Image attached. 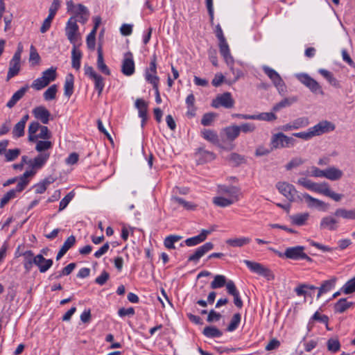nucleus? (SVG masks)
<instances>
[{
    "label": "nucleus",
    "instance_id": "aec40b11",
    "mask_svg": "<svg viewBox=\"0 0 355 355\" xmlns=\"http://www.w3.org/2000/svg\"><path fill=\"white\" fill-rule=\"evenodd\" d=\"M89 12L87 8L83 6V4L77 5V10L75 11V17L77 19V21L84 24H85L89 18Z\"/></svg>",
    "mask_w": 355,
    "mask_h": 355
},
{
    "label": "nucleus",
    "instance_id": "6ab92c4d",
    "mask_svg": "<svg viewBox=\"0 0 355 355\" xmlns=\"http://www.w3.org/2000/svg\"><path fill=\"white\" fill-rule=\"evenodd\" d=\"M29 86L26 85L25 86L21 87L19 90L14 93L12 96L11 98L8 101L6 106L8 108L13 107L17 103L23 98L25 95L26 92L28 91Z\"/></svg>",
    "mask_w": 355,
    "mask_h": 355
},
{
    "label": "nucleus",
    "instance_id": "1a4fd4ad",
    "mask_svg": "<svg viewBox=\"0 0 355 355\" xmlns=\"http://www.w3.org/2000/svg\"><path fill=\"white\" fill-rule=\"evenodd\" d=\"M78 28L77 19L75 17H71L67 23L65 31L67 39L73 44L77 42Z\"/></svg>",
    "mask_w": 355,
    "mask_h": 355
},
{
    "label": "nucleus",
    "instance_id": "774afa93",
    "mask_svg": "<svg viewBox=\"0 0 355 355\" xmlns=\"http://www.w3.org/2000/svg\"><path fill=\"white\" fill-rule=\"evenodd\" d=\"M60 7V1L59 0H53L49 10V15L54 17Z\"/></svg>",
    "mask_w": 355,
    "mask_h": 355
},
{
    "label": "nucleus",
    "instance_id": "69168bd1",
    "mask_svg": "<svg viewBox=\"0 0 355 355\" xmlns=\"http://www.w3.org/2000/svg\"><path fill=\"white\" fill-rule=\"evenodd\" d=\"M215 116L216 114L214 113H206L202 116V118L201 119V123L205 126L209 125L213 122Z\"/></svg>",
    "mask_w": 355,
    "mask_h": 355
},
{
    "label": "nucleus",
    "instance_id": "dca6fc26",
    "mask_svg": "<svg viewBox=\"0 0 355 355\" xmlns=\"http://www.w3.org/2000/svg\"><path fill=\"white\" fill-rule=\"evenodd\" d=\"M335 130V125L328 121H322L312 128H310L306 133H322L332 132Z\"/></svg>",
    "mask_w": 355,
    "mask_h": 355
},
{
    "label": "nucleus",
    "instance_id": "7c9ffc66",
    "mask_svg": "<svg viewBox=\"0 0 355 355\" xmlns=\"http://www.w3.org/2000/svg\"><path fill=\"white\" fill-rule=\"evenodd\" d=\"M71 51V66L76 70H79L80 67V60L82 58V53L78 50L76 44H73Z\"/></svg>",
    "mask_w": 355,
    "mask_h": 355
},
{
    "label": "nucleus",
    "instance_id": "680f3d73",
    "mask_svg": "<svg viewBox=\"0 0 355 355\" xmlns=\"http://www.w3.org/2000/svg\"><path fill=\"white\" fill-rule=\"evenodd\" d=\"M96 34V32L92 30V31L87 37L86 42L87 47L89 49L94 50L95 48Z\"/></svg>",
    "mask_w": 355,
    "mask_h": 355
},
{
    "label": "nucleus",
    "instance_id": "f257e3e1",
    "mask_svg": "<svg viewBox=\"0 0 355 355\" xmlns=\"http://www.w3.org/2000/svg\"><path fill=\"white\" fill-rule=\"evenodd\" d=\"M239 135H203L205 139L211 144L225 150L232 148L233 141Z\"/></svg>",
    "mask_w": 355,
    "mask_h": 355
},
{
    "label": "nucleus",
    "instance_id": "7ed1b4c3",
    "mask_svg": "<svg viewBox=\"0 0 355 355\" xmlns=\"http://www.w3.org/2000/svg\"><path fill=\"white\" fill-rule=\"evenodd\" d=\"M245 265L252 272L265 277L268 281L275 279L272 272L259 263L245 260Z\"/></svg>",
    "mask_w": 355,
    "mask_h": 355
},
{
    "label": "nucleus",
    "instance_id": "4468645a",
    "mask_svg": "<svg viewBox=\"0 0 355 355\" xmlns=\"http://www.w3.org/2000/svg\"><path fill=\"white\" fill-rule=\"evenodd\" d=\"M195 157L198 164H203L215 159V155L212 152L206 150L202 147L197 149Z\"/></svg>",
    "mask_w": 355,
    "mask_h": 355
},
{
    "label": "nucleus",
    "instance_id": "a18cd8bd",
    "mask_svg": "<svg viewBox=\"0 0 355 355\" xmlns=\"http://www.w3.org/2000/svg\"><path fill=\"white\" fill-rule=\"evenodd\" d=\"M329 189V186L327 182H322L315 183L312 191L326 196Z\"/></svg>",
    "mask_w": 355,
    "mask_h": 355
},
{
    "label": "nucleus",
    "instance_id": "423d86ee",
    "mask_svg": "<svg viewBox=\"0 0 355 355\" xmlns=\"http://www.w3.org/2000/svg\"><path fill=\"white\" fill-rule=\"evenodd\" d=\"M297 80L308 87L313 93L323 94L320 84L307 73H299L296 75Z\"/></svg>",
    "mask_w": 355,
    "mask_h": 355
},
{
    "label": "nucleus",
    "instance_id": "c9c22d12",
    "mask_svg": "<svg viewBox=\"0 0 355 355\" xmlns=\"http://www.w3.org/2000/svg\"><path fill=\"white\" fill-rule=\"evenodd\" d=\"M334 216L336 217H341L345 219L355 220V209L347 210L344 208H339L335 211Z\"/></svg>",
    "mask_w": 355,
    "mask_h": 355
},
{
    "label": "nucleus",
    "instance_id": "9d476101",
    "mask_svg": "<svg viewBox=\"0 0 355 355\" xmlns=\"http://www.w3.org/2000/svg\"><path fill=\"white\" fill-rule=\"evenodd\" d=\"M135 62L133 55L130 51H128L124 54L123 60L121 65V72L127 76H130L135 73Z\"/></svg>",
    "mask_w": 355,
    "mask_h": 355
},
{
    "label": "nucleus",
    "instance_id": "20e7f679",
    "mask_svg": "<svg viewBox=\"0 0 355 355\" xmlns=\"http://www.w3.org/2000/svg\"><path fill=\"white\" fill-rule=\"evenodd\" d=\"M269 250L275 252L281 258H286L292 260H300L303 252L305 250V248L302 245L289 247L285 250L284 253L278 252L272 248H269Z\"/></svg>",
    "mask_w": 355,
    "mask_h": 355
},
{
    "label": "nucleus",
    "instance_id": "49530a36",
    "mask_svg": "<svg viewBox=\"0 0 355 355\" xmlns=\"http://www.w3.org/2000/svg\"><path fill=\"white\" fill-rule=\"evenodd\" d=\"M226 285L225 277L221 275H217L214 277V280L211 283V288L213 289L219 288Z\"/></svg>",
    "mask_w": 355,
    "mask_h": 355
},
{
    "label": "nucleus",
    "instance_id": "6e6552de",
    "mask_svg": "<svg viewBox=\"0 0 355 355\" xmlns=\"http://www.w3.org/2000/svg\"><path fill=\"white\" fill-rule=\"evenodd\" d=\"M294 139L287 137L286 135H274L271 139V145L272 148H289L294 144Z\"/></svg>",
    "mask_w": 355,
    "mask_h": 355
},
{
    "label": "nucleus",
    "instance_id": "052dcab7",
    "mask_svg": "<svg viewBox=\"0 0 355 355\" xmlns=\"http://www.w3.org/2000/svg\"><path fill=\"white\" fill-rule=\"evenodd\" d=\"M304 161L300 157H295L292 159L286 165V168L288 171L291 170L293 168H296L300 165H302Z\"/></svg>",
    "mask_w": 355,
    "mask_h": 355
},
{
    "label": "nucleus",
    "instance_id": "5fc2aeb1",
    "mask_svg": "<svg viewBox=\"0 0 355 355\" xmlns=\"http://www.w3.org/2000/svg\"><path fill=\"white\" fill-rule=\"evenodd\" d=\"M75 196V193L73 191H70L68 194H67L60 202L59 205V211H62L64 209L69 203L71 202V200L73 199V198Z\"/></svg>",
    "mask_w": 355,
    "mask_h": 355
},
{
    "label": "nucleus",
    "instance_id": "cd10ccee",
    "mask_svg": "<svg viewBox=\"0 0 355 355\" xmlns=\"http://www.w3.org/2000/svg\"><path fill=\"white\" fill-rule=\"evenodd\" d=\"M318 73L322 76L328 83L336 88H340V82L334 77V74L324 69H320Z\"/></svg>",
    "mask_w": 355,
    "mask_h": 355
},
{
    "label": "nucleus",
    "instance_id": "603ef678",
    "mask_svg": "<svg viewBox=\"0 0 355 355\" xmlns=\"http://www.w3.org/2000/svg\"><path fill=\"white\" fill-rule=\"evenodd\" d=\"M241 315L240 313H235L227 327V331H234L239 326V323L241 322Z\"/></svg>",
    "mask_w": 355,
    "mask_h": 355
},
{
    "label": "nucleus",
    "instance_id": "79ce46f5",
    "mask_svg": "<svg viewBox=\"0 0 355 355\" xmlns=\"http://www.w3.org/2000/svg\"><path fill=\"white\" fill-rule=\"evenodd\" d=\"M182 238V237L179 235H169L165 238L164 245L168 249H175V243L181 240Z\"/></svg>",
    "mask_w": 355,
    "mask_h": 355
},
{
    "label": "nucleus",
    "instance_id": "4c0bfd02",
    "mask_svg": "<svg viewBox=\"0 0 355 355\" xmlns=\"http://www.w3.org/2000/svg\"><path fill=\"white\" fill-rule=\"evenodd\" d=\"M309 217V214L308 213H303L293 215L290 218L293 224L301 226L305 224Z\"/></svg>",
    "mask_w": 355,
    "mask_h": 355
},
{
    "label": "nucleus",
    "instance_id": "0e129e2a",
    "mask_svg": "<svg viewBox=\"0 0 355 355\" xmlns=\"http://www.w3.org/2000/svg\"><path fill=\"white\" fill-rule=\"evenodd\" d=\"M46 86L48 85H46L45 81L43 79H42V77L35 79L31 85V87L37 91L42 89Z\"/></svg>",
    "mask_w": 355,
    "mask_h": 355
},
{
    "label": "nucleus",
    "instance_id": "2eb2a0df",
    "mask_svg": "<svg viewBox=\"0 0 355 355\" xmlns=\"http://www.w3.org/2000/svg\"><path fill=\"white\" fill-rule=\"evenodd\" d=\"M32 113L35 118L41 121L43 124H47L51 118L50 112L44 106L35 107Z\"/></svg>",
    "mask_w": 355,
    "mask_h": 355
},
{
    "label": "nucleus",
    "instance_id": "338daca9",
    "mask_svg": "<svg viewBox=\"0 0 355 355\" xmlns=\"http://www.w3.org/2000/svg\"><path fill=\"white\" fill-rule=\"evenodd\" d=\"M109 278L110 274L107 271L103 270L101 275L96 278L95 283L100 286H103L107 282Z\"/></svg>",
    "mask_w": 355,
    "mask_h": 355
},
{
    "label": "nucleus",
    "instance_id": "f704fd0d",
    "mask_svg": "<svg viewBox=\"0 0 355 355\" xmlns=\"http://www.w3.org/2000/svg\"><path fill=\"white\" fill-rule=\"evenodd\" d=\"M297 101V97H296V96L285 98L283 100H282L280 102H279L278 103H276L273 106L272 111L277 112L282 108L289 107L290 105H291L292 104H293L294 103H295Z\"/></svg>",
    "mask_w": 355,
    "mask_h": 355
},
{
    "label": "nucleus",
    "instance_id": "09e8293b",
    "mask_svg": "<svg viewBox=\"0 0 355 355\" xmlns=\"http://www.w3.org/2000/svg\"><path fill=\"white\" fill-rule=\"evenodd\" d=\"M92 80L94 81V87L98 91V96L101 95L105 86L104 78L102 76L97 74Z\"/></svg>",
    "mask_w": 355,
    "mask_h": 355
},
{
    "label": "nucleus",
    "instance_id": "a19ab883",
    "mask_svg": "<svg viewBox=\"0 0 355 355\" xmlns=\"http://www.w3.org/2000/svg\"><path fill=\"white\" fill-rule=\"evenodd\" d=\"M203 334L208 338H218L222 336V332L216 327L207 326L203 330Z\"/></svg>",
    "mask_w": 355,
    "mask_h": 355
},
{
    "label": "nucleus",
    "instance_id": "bf43d9fd",
    "mask_svg": "<svg viewBox=\"0 0 355 355\" xmlns=\"http://www.w3.org/2000/svg\"><path fill=\"white\" fill-rule=\"evenodd\" d=\"M52 147V143L49 141H38L35 149L38 152H42Z\"/></svg>",
    "mask_w": 355,
    "mask_h": 355
},
{
    "label": "nucleus",
    "instance_id": "473e14b6",
    "mask_svg": "<svg viewBox=\"0 0 355 355\" xmlns=\"http://www.w3.org/2000/svg\"><path fill=\"white\" fill-rule=\"evenodd\" d=\"M343 175V173L341 170L335 168L330 167L325 170V177L330 180H338L340 179Z\"/></svg>",
    "mask_w": 355,
    "mask_h": 355
},
{
    "label": "nucleus",
    "instance_id": "a211bd4d",
    "mask_svg": "<svg viewBox=\"0 0 355 355\" xmlns=\"http://www.w3.org/2000/svg\"><path fill=\"white\" fill-rule=\"evenodd\" d=\"M338 220L331 216H325L322 218L320 224V227L322 230H328L330 231H334L338 227Z\"/></svg>",
    "mask_w": 355,
    "mask_h": 355
},
{
    "label": "nucleus",
    "instance_id": "ea45409f",
    "mask_svg": "<svg viewBox=\"0 0 355 355\" xmlns=\"http://www.w3.org/2000/svg\"><path fill=\"white\" fill-rule=\"evenodd\" d=\"M218 191L221 193H227L229 197H233V195L239 198V193L240 189L236 187H227L225 185H220L218 187Z\"/></svg>",
    "mask_w": 355,
    "mask_h": 355
},
{
    "label": "nucleus",
    "instance_id": "a878e982",
    "mask_svg": "<svg viewBox=\"0 0 355 355\" xmlns=\"http://www.w3.org/2000/svg\"><path fill=\"white\" fill-rule=\"evenodd\" d=\"M97 68L107 76H110L111 73L110 69L104 62L102 47L101 46L98 47Z\"/></svg>",
    "mask_w": 355,
    "mask_h": 355
},
{
    "label": "nucleus",
    "instance_id": "e433bc0d",
    "mask_svg": "<svg viewBox=\"0 0 355 355\" xmlns=\"http://www.w3.org/2000/svg\"><path fill=\"white\" fill-rule=\"evenodd\" d=\"M171 201L182 206L187 210H194L197 207L196 205L191 202L186 201L184 199L177 196H173L171 198Z\"/></svg>",
    "mask_w": 355,
    "mask_h": 355
},
{
    "label": "nucleus",
    "instance_id": "e2e57ef3",
    "mask_svg": "<svg viewBox=\"0 0 355 355\" xmlns=\"http://www.w3.org/2000/svg\"><path fill=\"white\" fill-rule=\"evenodd\" d=\"M292 123V126L293 130H297L301 127H305L308 125L309 121L308 119L305 117L299 118L296 120L293 121Z\"/></svg>",
    "mask_w": 355,
    "mask_h": 355
},
{
    "label": "nucleus",
    "instance_id": "c85d7f7f",
    "mask_svg": "<svg viewBox=\"0 0 355 355\" xmlns=\"http://www.w3.org/2000/svg\"><path fill=\"white\" fill-rule=\"evenodd\" d=\"M336 280L337 279L336 277H332L330 279L323 282L321 286L318 288L317 297L319 298L322 294L331 291L335 286Z\"/></svg>",
    "mask_w": 355,
    "mask_h": 355
},
{
    "label": "nucleus",
    "instance_id": "6e6d98bb",
    "mask_svg": "<svg viewBox=\"0 0 355 355\" xmlns=\"http://www.w3.org/2000/svg\"><path fill=\"white\" fill-rule=\"evenodd\" d=\"M40 61V56L37 52L36 49L31 45V49H30V58H29V62L31 64L34 66L35 64H39Z\"/></svg>",
    "mask_w": 355,
    "mask_h": 355
},
{
    "label": "nucleus",
    "instance_id": "8fccbe9b",
    "mask_svg": "<svg viewBox=\"0 0 355 355\" xmlns=\"http://www.w3.org/2000/svg\"><path fill=\"white\" fill-rule=\"evenodd\" d=\"M19 193L18 191H17V187L14 189H11L9 191H8L1 199L0 201V206L3 207L5 205H6L11 199L15 198L16 197V193Z\"/></svg>",
    "mask_w": 355,
    "mask_h": 355
},
{
    "label": "nucleus",
    "instance_id": "f03ea898",
    "mask_svg": "<svg viewBox=\"0 0 355 355\" xmlns=\"http://www.w3.org/2000/svg\"><path fill=\"white\" fill-rule=\"evenodd\" d=\"M20 256L24 257L23 266L26 272H29L33 265L39 266L41 261H44V257L42 254L35 256L32 250H26Z\"/></svg>",
    "mask_w": 355,
    "mask_h": 355
},
{
    "label": "nucleus",
    "instance_id": "f8f14e48",
    "mask_svg": "<svg viewBox=\"0 0 355 355\" xmlns=\"http://www.w3.org/2000/svg\"><path fill=\"white\" fill-rule=\"evenodd\" d=\"M278 191L285 196L289 201H293L294 197L297 193L294 186L287 182H278L276 184Z\"/></svg>",
    "mask_w": 355,
    "mask_h": 355
},
{
    "label": "nucleus",
    "instance_id": "b1692460",
    "mask_svg": "<svg viewBox=\"0 0 355 355\" xmlns=\"http://www.w3.org/2000/svg\"><path fill=\"white\" fill-rule=\"evenodd\" d=\"M239 198H236V196L233 195V197L225 198L222 196L214 197L213 198V202L218 207H227L236 201H237Z\"/></svg>",
    "mask_w": 355,
    "mask_h": 355
},
{
    "label": "nucleus",
    "instance_id": "39448f33",
    "mask_svg": "<svg viewBox=\"0 0 355 355\" xmlns=\"http://www.w3.org/2000/svg\"><path fill=\"white\" fill-rule=\"evenodd\" d=\"M263 70L272 80L279 92L282 94H284L286 92V85L280 75L275 70L268 66H263Z\"/></svg>",
    "mask_w": 355,
    "mask_h": 355
},
{
    "label": "nucleus",
    "instance_id": "5701e85b",
    "mask_svg": "<svg viewBox=\"0 0 355 355\" xmlns=\"http://www.w3.org/2000/svg\"><path fill=\"white\" fill-rule=\"evenodd\" d=\"M354 305V302H348L347 298H340L334 306V312L343 313Z\"/></svg>",
    "mask_w": 355,
    "mask_h": 355
},
{
    "label": "nucleus",
    "instance_id": "393cba45",
    "mask_svg": "<svg viewBox=\"0 0 355 355\" xmlns=\"http://www.w3.org/2000/svg\"><path fill=\"white\" fill-rule=\"evenodd\" d=\"M35 173V172L33 171H26L19 178V181L17 184V191H18L19 193L21 192L28 185L29 182L28 178L34 175Z\"/></svg>",
    "mask_w": 355,
    "mask_h": 355
},
{
    "label": "nucleus",
    "instance_id": "864d4df0",
    "mask_svg": "<svg viewBox=\"0 0 355 355\" xmlns=\"http://www.w3.org/2000/svg\"><path fill=\"white\" fill-rule=\"evenodd\" d=\"M21 153V150L19 148L9 149L6 151L5 157L7 162H12L16 159Z\"/></svg>",
    "mask_w": 355,
    "mask_h": 355
},
{
    "label": "nucleus",
    "instance_id": "72a5a7b5",
    "mask_svg": "<svg viewBox=\"0 0 355 355\" xmlns=\"http://www.w3.org/2000/svg\"><path fill=\"white\" fill-rule=\"evenodd\" d=\"M41 77L49 85L51 82L54 81L57 78L56 68L51 67L47 69L42 72Z\"/></svg>",
    "mask_w": 355,
    "mask_h": 355
},
{
    "label": "nucleus",
    "instance_id": "412c9836",
    "mask_svg": "<svg viewBox=\"0 0 355 355\" xmlns=\"http://www.w3.org/2000/svg\"><path fill=\"white\" fill-rule=\"evenodd\" d=\"M218 46L220 53L223 57L226 63L227 64H231L233 62V58L230 55V48L226 39L219 41Z\"/></svg>",
    "mask_w": 355,
    "mask_h": 355
},
{
    "label": "nucleus",
    "instance_id": "9b49d317",
    "mask_svg": "<svg viewBox=\"0 0 355 355\" xmlns=\"http://www.w3.org/2000/svg\"><path fill=\"white\" fill-rule=\"evenodd\" d=\"M21 70V60H19V53H15L13 57L9 62V68L7 73L6 80H10L12 78L18 75Z\"/></svg>",
    "mask_w": 355,
    "mask_h": 355
},
{
    "label": "nucleus",
    "instance_id": "2f4dec72",
    "mask_svg": "<svg viewBox=\"0 0 355 355\" xmlns=\"http://www.w3.org/2000/svg\"><path fill=\"white\" fill-rule=\"evenodd\" d=\"M74 77L73 74L69 73L66 78L64 85V95L69 98L73 93Z\"/></svg>",
    "mask_w": 355,
    "mask_h": 355
},
{
    "label": "nucleus",
    "instance_id": "bb28decb",
    "mask_svg": "<svg viewBox=\"0 0 355 355\" xmlns=\"http://www.w3.org/2000/svg\"><path fill=\"white\" fill-rule=\"evenodd\" d=\"M49 157V153H41L34 158L33 160L30 159V166L32 168H40L46 162Z\"/></svg>",
    "mask_w": 355,
    "mask_h": 355
},
{
    "label": "nucleus",
    "instance_id": "ddd939ff",
    "mask_svg": "<svg viewBox=\"0 0 355 355\" xmlns=\"http://www.w3.org/2000/svg\"><path fill=\"white\" fill-rule=\"evenodd\" d=\"M213 248L214 244L212 243H205L204 245L198 248L195 252L189 257L188 261L197 263L202 257Z\"/></svg>",
    "mask_w": 355,
    "mask_h": 355
},
{
    "label": "nucleus",
    "instance_id": "13d9d810",
    "mask_svg": "<svg viewBox=\"0 0 355 355\" xmlns=\"http://www.w3.org/2000/svg\"><path fill=\"white\" fill-rule=\"evenodd\" d=\"M53 261L52 259H46L44 258V261H41L39 266H37L41 273L46 272L53 265Z\"/></svg>",
    "mask_w": 355,
    "mask_h": 355
},
{
    "label": "nucleus",
    "instance_id": "0eeeda50",
    "mask_svg": "<svg viewBox=\"0 0 355 355\" xmlns=\"http://www.w3.org/2000/svg\"><path fill=\"white\" fill-rule=\"evenodd\" d=\"M234 101L232 98L230 92H225L222 94L218 95L214 99L212 100L211 106L214 108L223 107L227 109L233 107Z\"/></svg>",
    "mask_w": 355,
    "mask_h": 355
},
{
    "label": "nucleus",
    "instance_id": "3c124183",
    "mask_svg": "<svg viewBox=\"0 0 355 355\" xmlns=\"http://www.w3.org/2000/svg\"><path fill=\"white\" fill-rule=\"evenodd\" d=\"M327 349L329 352H336L340 349V343L337 338H329L327 343Z\"/></svg>",
    "mask_w": 355,
    "mask_h": 355
},
{
    "label": "nucleus",
    "instance_id": "de8ad7c7",
    "mask_svg": "<svg viewBox=\"0 0 355 355\" xmlns=\"http://www.w3.org/2000/svg\"><path fill=\"white\" fill-rule=\"evenodd\" d=\"M341 291L345 295L352 294L355 292V277L343 285L341 288Z\"/></svg>",
    "mask_w": 355,
    "mask_h": 355
},
{
    "label": "nucleus",
    "instance_id": "f3484780",
    "mask_svg": "<svg viewBox=\"0 0 355 355\" xmlns=\"http://www.w3.org/2000/svg\"><path fill=\"white\" fill-rule=\"evenodd\" d=\"M211 231L202 230L201 233L197 236L188 238L184 241V243L187 246H195L197 245L203 241H205L207 239V236L211 233Z\"/></svg>",
    "mask_w": 355,
    "mask_h": 355
},
{
    "label": "nucleus",
    "instance_id": "4d7b16f0",
    "mask_svg": "<svg viewBox=\"0 0 355 355\" xmlns=\"http://www.w3.org/2000/svg\"><path fill=\"white\" fill-rule=\"evenodd\" d=\"M146 80L153 85V87L154 90H157L158 89L159 84V77L156 74H151L148 71L146 72Z\"/></svg>",
    "mask_w": 355,
    "mask_h": 355
},
{
    "label": "nucleus",
    "instance_id": "4be33fe9",
    "mask_svg": "<svg viewBox=\"0 0 355 355\" xmlns=\"http://www.w3.org/2000/svg\"><path fill=\"white\" fill-rule=\"evenodd\" d=\"M302 196L309 207H322L323 210H326L327 206L323 201L313 198L308 193H304Z\"/></svg>",
    "mask_w": 355,
    "mask_h": 355
},
{
    "label": "nucleus",
    "instance_id": "37998d69",
    "mask_svg": "<svg viewBox=\"0 0 355 355\" xmlns=\"http://www.w3.org/2000/svg\"><path fill=\"white\" fill-rule=\"evenodd\" d=\"M28 119V114L24 115L20 121L14 126L12 133H24L25 125Z\"/></svg>",
    "mask_w": 355,
    "mask_h": 355
},
{
    "label": "nucleus",
    "instance_id": "58836bf2",
    "mask_svg": "<svg viewBox=\"0 0 355 355\" xmlns=\"http://www.w3.org/2000/svg\"><path fill=\"white\" fill-rule=\"evenodd\" d=\"M245 119H257L259 120L271 121L276 119V116L273 112H263L258 115H245Z\"/></svg>",
    "mask_w": 355,
    "mask_h": 355
},
{
    "label": "nucleus",
    "instance_id": "c756f323",
    "mask_svg": "<svg viewBox=\"0 0 355 355\" xmlns=\"http://www.w3.org/2000/svg\"><path fill=\"white\" fill-rule=\"evenodd\" d=\"M135 107L139 111V117H141L142 121L144 122L147 119V103L141 98H137L135 101Z\"/></svg>",
    "mask_w": 355,
    "mask_h": 355
},
{
    "label": "nucleus",
    "instance_id": "c03bdc74",
    "mask_svg": "<svg viewBox=\"0 0 355 355\" xmlns=\"http://www.w3.org/2000/svg\"><path fill=\"white\" fill-rule=\"evenodd\" d=\"M58 92V86L56 85H51L43 94L45 101H52L55 98Z\"/></svg>",
    "mask_w": 355,
    "mask_h": 355
}]
</instances>
